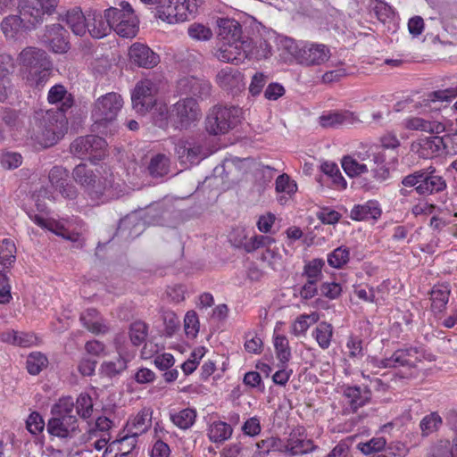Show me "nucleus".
Masks as SVG:
<instances>
[{
    "label": "nucleus",
    "mask_w": 457,
    "mask_h": 457,
    "mask_svg": "<svg viewBox=\"0 0 457 457\" xmlns=\"http://www.w3.org/2000/svg\"><path fill=\"white\" fill-rule=\"evenodd\" d=\"M219 46L215 57L223 62L241 63L247 58L262 59L270 54V48L265 40L254 46L252 40L242 37L239 22L234 19L217 20Z\"/></svg>",
    "instance_id": "1"
},
{
    "label": "nucleus",
    "mask_w": 457,
    "mask_h": 457,
    "mask_svg": "<svg viewBox=\"0 0 457 457\" xmlns=\"http://www.w3.org/2000/svg\"><path fill=\"white\" fill-rule=\"evenodd\" d=\"M73 178L93 199L96 200L102 195L114 196L113 188L116 185L114 176L109 170L98 169L96 172L85 164H79L73 170Z\"/></svg>",
    "instance_id": "2"
},
{
    "label": "nucleus",
    "mask_w": 457,
    "mask_h": 457,
    "mask_svg": "<svg viewBox=\"0 0 457 457\" xmlns=\"http://www.w3.org/2000/svg\"><path fill=\"white\" fill-rule=\"evenodd\" d=\"M123 107L120 95L111 92L98 97L93 104L91 118L94 130L112 135L117 130L115 120Z\"/></svg>",
    "instance_id": "3"
},
{
    "label": "nucleus",
    "mask_w": 457,
    "mask_h": 457,
    "mask_svg": "<svg viewBox=\"0 0 457 457\" xmlns=\"http://www.w3.org/2000/svg\"><path fill=\"white\" fill-rule=\"evenodd\" d=\"M35 139L43 147L54 145L66 130V119L62 112L40 110L35 114Z\"/></svg>",
    "instance_id": "4"
},
{
    "label": "nucleus",
    "mask_w": 457,
    "mask_h": 457,
    "mask_svg": "<svg viewBox=\"0 0 457 457\" xmlns=\"http://www.w3.org/2000/svg\"><path fill=\"white\" fill-rule=\"evenodd\" d=\"M155 110L159 112L161 121H170L179 128H187L202 117L198 103L192 97L179 100L169 110L165 105L157 106Z\"/></svg>",
    "instance_id": "5"
},
{
    "label": "nucleus",
    "mask_w": 457,
    "mask_h": 457,
    "mask_svg": "<svg viewBox=\"0 0 457 457\" xmlns=\"http://www.w3.org/2000/svg\"><path fill=\"white\" fill-rule=\"evenodd\" d=\"M105 18L112 24V30L125 38H132L138 31L139 21L129 3L121 1L118 7L105 10Z\"/></svg>",
    "instance_id": "6"
},
{
    "label": "nucleus",
    "mask_w": 457,
    "mask_h": 457,
    "mask_svg": "<svg viewBox=\"0 0 457 457\" xmlns=\"http://www.w3.org/2000/svg\"><path fill=\"white\" fill-rule=\"evenodd\" d=\"M198 0H159L156 16L170 24L190 19L196 11Z\"/></svg>",
    "instance_id": "7"
},
{
    "label": "nucleus",
    "mask_w": 457,
    "mask_h": 457,
    "mask_svg": "<svg viewBox=\"0 0 457 457\" xmlns=\"http://www.w3.org/2000/svg\"><path fill=\"white\" fill-rule=\"evenodd\" d=\"M60 0H20L18 10L25 27L32 29L43 22L46 15L55 12Z\"/></svg>",
    "instance_id": "8"
},
{
    "label": "nucleus",
    "mask_w": 457,
    "mask_h": 457,
    "mask_svg": "<svg viewBox=\"0 0 457 457\" xmlns=\"http://www.w3.org/2000/svg\"><path fill=\"white\" fill-rule=\"evenodd\" d=\"M240 110L237 107L214 106L206 117L205 128L212 135H224L239 121Z\"/></svg>",
    "instance_id": "9"
},
{
    "label": "nucleus",
    "mask_w": 457,
    "mask_h": 457,
    "mask_svg": "<svg viewBox=\"0 0 457 457\" xmlns=\"http://www.w3.org/2000/svg\"><path fill=\"white\" fill-rule=\"evenodd\" d=\"M49 187H42L38 191L37 197H44L53 201L56 200L59 193L64 198L73 199L77 195V190L72 184L68 182V170L62 167H54L49 172Z\"/></svg>",
    "instance_id": "10"
},
{
    "label": "nucleus",
    "mask_w": 457,
    "mask_h": 457,
    "mask_svg": "<svg viewBox=\"0 0 457 457\" xmlns=\"http://www.w3.org/2000/svg\"><path fill=\"white\" fill-rule=\"evenodd\" d=\"M159 91V81L156 79L145 78L139 80L132 93L133 109L140 114H145L156 104V95Z\"/></svg>",
    "instance_id": "11"
},
{
    "label": "nucleus",
    "mask_w": 457,
    "mask_h": 457,
    "mask_svg": "<svg viewBox=\"0 0 457 457\" xmlns=\"http://www.w3.org/2000/svg\"><path fill=\"white\" fill-rule=\"evenodd\" d=\"M107 144L105 140L95 135L77 138L71 145V153L79 158L91 161L100 160L105 155Z\"/></svg>",
    "instance_id": "12"
},
{
    "label": "nucleus",
    "mask_w": 457,
    "mask_h": 457,
    "mask_svg": "<svg viewBox=\"0 0 457 457\" xmlns=\"http://www.w3.org/2000/svg\"><path fill=\"white\" fill-rule=\"evenodd\" d=\"M330 50L324 45L314 42H301L297 62L306 66L320 65L330 58Z\"/></svg>",
    "instance_id": "13"
},
{
    "label": "nucleus",
    "mask_w": 457,
    "mask_h": 457,
    "mask_svg": "<svg viewBox=\"0 0 457 457\" xmlns=\"http://www.w3.org/2000/svg\"><path fill=\"white\" fill-rule=\"evenodd\" d=\"M228 240L235 247L243 248L247 253L254 252L270 242L269 236L254 235L248 238V232L243 227L233 228L228 235Z\"/></svg>",
    "instance_id": "14"
},
{
    "label": "nucleus",
    "mask_w": 457,
    "mask_h": 457,
    "mask_svg": "<svg viewBox=\"0 0 457 457\" xmlns=\"http://www.w3.org/2000/svg\"><path fill=\"white\" fill-rule=\"evenodd\" d=\"M41 40L56 54L66 53L69 49L68 32L59 23L46 26Z\"/></svg>",
    "instance_id": "15"
},
{
    "label": "nucleus",
    "mask_w": 457,
    "mask_h": 457,
    "mask_svg": "<svg viewBox=\"0 0 457 457\" xmlns=\"http://www.w3.org/2000/svg\"><path fill=\"white\" fill-rule=\"evenodd\" d=\"M29 219L37 226L46 228L57 236L77 242L79 239V234L77 232L69 231L68 220H56L54 219H46L39 214L29 212Z\"/></svg>",
    "instance_id": "16"
},
{
    "label": "nucleus",
    "mask_w": 457,
    "mask_h": 457,
    "mask_svg": "<svg viewBox=\"0 0 457 457\" xmlns=\"http://www.w3.org/2000/svg\"><path fill=\"white\" fill-rule=\"evenodd\" d=\"M175 153L186 167L198 163L204 157L202 145L195 140L179 139L175 144Z\"/></svg>",
    "instance_id": "17"
},
{
    "label": "nucleus",
    "mask_w": 457,
    "mask_h": 457,
    "mask_svg": "<svg viewBox=\"0 0 457 457\" xmlns=\"http://www.w3.org/2000/svg\"><path fill=\"white\" fill-rule=\"evenodd\" d=\"M79 425L76 416H54L48 420L47 431L51 436L71 438L77 433Z\"/></svg>",
    "instance_id": "18"
},
{
    "label": "nucleus",
    "mask_w": 457,
    "mask_h": 457,
    "mask_svg": "<svg viewBox=\"0 0 457 457\" xmlns=\"http://www.w3.org/2000/svg\"><path fill=\"white\" fill-rule=\"evenodd\" d=\"M411 151L424 159L432 158L444 152V141L441 137H424L413 141Z\"/></svg>",
    "instance_id": "19"
},
{
    "label": "nucleus",
    "mask_w": 457,
    "mask_h": 457,
    "mask_svg": "<svg viewBox=\"0 0 457 457\" xmlns=\"http://www.w3.org/2000/svg\"><path fill=\"white\" fill-rule=\"evenodd\" d=\"M344 403L346 405L345 411H356L364 406L371 397V392L367 387L347 386L343 391Z\"/></svg>",
    "instance_id": "20"
},
{
    "label": "nucleus",
    "mask_w": 457,
    "mask_h": 457,
    "mask_svg": "<svg viewBox=\"0 0 457 457\" xmlns=\"http://www.w3.org/2000/svg\"><path fill=\"white\" fill-rule=\"evenodd\" d=\"M446 188L445 179L439 175L435 168L429 167L423 170L422 181L419 184L417 193L420 195H431Z\"/></svg>",
    "instance_id": "21"
},
{
    "label": "nucleus",
    "mask_w": 457,
    "mask_h": 457,
    "mask_svg": "<svg viewBox=\"0 0 457 457\" xmlns=\"http://www.w3.org/2000/svg\"><path fill=\"white\" fill-rule=\"evenodd\" d=\"M129 55L131 62L147 69L156 66L160 62L158 54L147 46L139 43H135L129 47Z\"/></svg>",
    "instance_id": "22"
},
{
    "label": "nucleus",
    "mask_w": 457,
    "mask_h": 457,
    "mask_svg": "<svg viewBox=\"0 0 457 457\" xmlns=\"http://www.w3.org/2000/svg\"><path fill=\"white\" fill-rule=\"evenodd\" d=\"M314 449L313 442L308 439L301 428L293 430L286 445H283V452L291 455L304 454Z\"/></svg>",
    "instance_id": "23"
},
{
    "label": "nucleus",
    "mask_w": 457,
    "mask_h": 457,
    "mask_svg": "<svg viewBox=\"0 0 457 457\" xmlns=\"http://www.w3.org/2000/svg\"><path fill=\"white\" fill-rule=\"evenodd\" d=\"M59 21L65 22L77 36L87 33V20L79 7H73L59 14Z\"/></svg>",
    "instance_id": "24"
},
{
    "label": "nucleus",
    "mask_w": 457,
    "mask_h": 457,
    "mask_svg": "<svg viewBox=\"0 0 457 457\" xmlns=\"http://www.w3.org/2000/svg\"><path fill=\"white\" fill-rule=\"evenodd\" d=\"M178 88L182 94H191L195 96H205L210 94L211 84L204 79L184 77L178 81Z\"/></svg>",
    "instance_id": "25"
},
{
    "label": "nucleus",
    "mask_w": 457,
    "mask_h": 457,
    "mask_svg": "<svg viewBox=\"0 0 457 457\" xmlns=\"http://www.w3.org/2000/svg\"><path fill=\"white\" fill-rule=\"evenodd\" d=\"M357 120L354 114L348 111L325 112L319 117V124L323 128H338L352 125Z\"/></svg>",
    "instance_id": "26"
},
{
    "label": "nucleus",
    "mask_w": 457,
    "mask_h": 457,
    "mask_svg": "<svg viewBox=\"0 0 457 457\" xmlns=\"http://www.w3.org/2000/svg\"><path fill=\"white\" fill-rule=\"evenodd\" d=\"M457 98V87L438 89L428 93L424 99L426 104L433 109L446 108Z\"/></svg>",
    "instance_id": "27"
},
{
    "label": "nucleus",
    "mask_w": 457,
    "mask_h": 457,
    "mask_svg": "<svg viewBox=\"0 0 457 457\" xmlns=\"http://www.w3.org/2000/svg\"><path fill=\"white\" fill-rule=\"evenodd\" d=\"M87 16V31H88L92 37L102 38L112 31V24L109 22V19L105 18V12L103 15L94 11L90 12Z\"/></svg>",
    "instance_id": "28"
},
{
    "label": "nucleus",
    "mask_w": 457,
    "mask_h": 457,
    "mask_svg": "<svg viewBox=\"0 0 457 457\" xmlns=\"http://www.w3.org/2000/svg\"><path fill=\"white\" fill-rule=\"evenodd\" d=\"M152 425V412L149 409L140 410L135 416L129 418L125 426V431L134 436H140Z\"/></svg>",
    "instance_id": "29"
},
{
    "label": "nucleus",
    "mask_w": 457,
    "mask_h": 457,
    "mask_svg": "<svg viewBox=\"0 0 457 457\" xmlns=\"http://www.w3.org/2000/svg\"><path fill=\"white\" fill-rule=\"evenodd\" d=\"M403 126L406 129L429 132L432 134H440L445 130V127L443 123L430 121L417 116L404 119L403 120Z\"/></svg>",
    "instance_id": "30"
},
{
    "label": "nucleus",
    "mask_w": 457,
    "mask_h": 457,
    "mask_svg": "<svg viewBox=\"0 0 457 457\" xmlns=\"http://www.w3.org/2000/svg\"><path fill=\"white\" fill-rule=\"evenodd\" d=\"M281 322H278L275 326L272 343L276 353V357L282 366H285L292 358L291 348L287 337L278 333Z\"/></svg>",
    "instance_id": "31"
},
{
    "label": "nucleus",
    "mask_w": 457,
    "mask_h": 457,
    "mask_svg": "<svg viewBox=\"0 0 457 457\" xmlns=\"http://www.w3.org/2000/svg\"><path fill=\"white\" fill-rule=\"evenodd\" d=\"M216 81L223 89L232 90L243 86V75L237 69L226 67L218 72Z\"/></svg>",
    "instance_id": "32"
},
{
    "label": "nucleus",
    "mask_w": 457,
    "mask_h": 457,
    "mask_svg": "<svg viewBox=\"0 0 457 457\" xmlns=\"http://www.w3.org/2000/svg\"><path fill=\"white\" fill-rule=\"evenodd\" d=\"M49 61L45 51L36 47H27L19 55V62L24 67L32 71Z\"/></svg>",
    "instance_id": "33"
},
{
    "label": "nucleus",
    "mask_w": 457,
    "mask_h": 457,
    "mask_svg": "<svg viewBox=\"0 0 457 457\" xmlns=\"http://www.w3.org/2000/svg\"><path fill=\"white\" fill-rule=\"evenodd\" d=\"M233 428L230 424L221 421L214 420L208 426L207 436L211 442L218 444L223 443L229 439L232 436Z\"/></svg>",
    "instance_id": "34"
},
{
    "label": "nucleus",
    "mask_w": 457,
    "mask_h": 457,
    "mask_svg": "<svg viewBox=\"0 0 457 457\" xmlns=\"http://www.w3.org/2000/svg\"><path fill=\"white\" fill-rule=\"evenodd\" d=\"M381 215V209L377 201H368L363 204L353 206L351 211V218L355 220L378 219Z\"/></svg>",
    "instance_id": "35"
},
{
    "label": "nucleus",
    "mask_w": 457,
    "mask_h": 457,
    "mask_svg": "<svg viewBox=\"0 0 457 457\" xmlns=\"http://www.w3.org/2000/svg\"><path fill=\"white\" fill-rule=\"evenodd\" d=\"M1 341L21 347H29L36 344L37 337L33 334L6 330L0 335Z\"/></svg>",
    "instance_id": "36"
},
{
    "label": "nucleus",
    "mask_w": 457,
    "mask_h": 457,
    "mask_svg": "<svg viewBox=\"0 0 457 457\" xmlns=\"http://www.w3.org/2000/svg\"><path fill=\"white\" fill-rule=\"evenodd\" d=\"M1 29L4 36L11 39H16L24 30L30 29L25 27L21 15H10L4 18L1 23Z\"/></svg>",
    "instance_id": "37"
},
{
    "label": "nucleus",
    "mask_w": 457,
    "mask_h": 457,
    "mask_svg": "<svg viewBox=\"0 0 457 457\" xmlns=\"http://www.w3.org/2000/svg\"><path fill=\"white\" fill-rule=\"evenodd\" d=\"M451 293L450 287L448 285H436L431 290V309L435 313L442 312L449 301V295Z\"/></svg>",
    "instance_id": "38"
},
{
    "label": "nucleus",
    "mask_w": 457,
    "mask_h": 457,
    "mask_svg": "<svg viewBox=\"0 0 457 457\" xmlns=\"http://www.w3.org/2000/svg\"><path fill=\"white\" fill-rule=\"evenodd\" d=\"M12 59L7 54H0V102L7 99L10 93L11 83L8 78Z\"/></svg>",
    "instance_id": "39"
},
{
    "label": "nucleus",
    "mask_w": 457,
    "mask_h": 457,
    "mask_svg": "<svg viewBox=\"0 0 457 457\" xmlns=\"http://www.w3.org/2000/svg\"><path fill=\"white\" fill-rule=\"evenodd\" d=\"M80 320L83 326L92 333H104L107 330L106 326L103 323L102 318L95 309H87L83 312Z\"/></svg>",
    "instance_id": "40"
},
{
    "label": "nucleus",
    "mask_w": 457,
    "mask_h": 457,
    "mask_svg": "<svg viewBox=\"0 0 457 457\" xmlns=\"http://www.w3.org/2000/svg\"><path fill=\"white\" fill-rule=\"evenodd\" d=\"M47 99L50 104L61 103L62 110L59 111L62 112L72 105L71 94H69L66 88L61 84H56L49 89Z\"/></svg>",
    "instance_id": "41"
},
{
    "label": "nucleus",
    "mask_w": 457,
    "mask_h": 457,
    "mask_svg": "<svg viewBox=\"0 0 457 457\" xmlns=\"http://www.w3.org/2000/svg\"><path fill=\"white\" fill-rule=\"evenodd\" d=\"M270 239L269 244L261 246V248H265L262 254V260L266 262L271 269L278 270L283 264L282 255L279 249L275 245L274 238L270 237Z\"/></svg>",
    "instance_id": "42"
},
{
    "label": "nucleus",
    "mask_w": 457,
    "mask_h": 457,
    "mask_svg": "<svg viewBox=\"0 0 457 457\" xmlns=\"http://www.w3.org/2000/svg\"><path fill=\"white\" fill-rule=\"evenodd\" d=\"M137 437L125 429L120 433L119 437L112 441L120 456H128L132 453L137 445Z\"/></svg>",
    "instance_id": "43"
},
{
    "label": "nucleus",
    "mask_w": 457,
    "mask_h": 457,
    "mask_svg": "<svg viewBox=\"0 0 457 457\" xmlns=\"http://www.w3.org/2000/svg\"><path fill=\"white\" fill-rule=\"evenodd\" d=\"M393 368L400 366H413L418 360V351L416 348L410 347L398 349L390 356Z\"/></svg>",
    "instance_id": "44"
},
{
    "label": "nucleus",
    "mask_w": 457,
    "mask_h": 457,
    "mask_svg": "<svg viewBox=\"0 0 457 457\" xmlns=\"http://www.w3.org/2000/svg\"><path fill=\"white\" fill-rule=\"evenodd\" d=\"M312 336L316 340L319 346L326 350L331 345L333 327L331 324L322 321L312 330Z\"/></svg>",
    "instance_id": "45"
},
{
    "label": "nucleus",
    "mask_w": 457,
    "mask_h": 457,
    "mask_svg": "<svg viewBox=\"0 0 457 457\" xmlns=\"http://www.w3.org/2000/svg\"><path fill=\"white\" fill-rule=\"evenodd\" d=\"M51 69V62L47 61L41 66L29 71L27 80L35 87H43L50 78Z\"/></svg>",
    "instance_id": "46"
},
{
    "label": "nucleus",
    "mask_w": 457,
    "mask_h": 457,
    "mask_svg": "<svg viewBox=\"0 0 457 457\" xmlns=\"http://www.w3.org/2000/svg\"><path fill=\"white\" fill-rule=\"evenodd\" d=\"M256 450L252 457H266L271 451L283 452V444L277 437L262 439L255 445Z\"/></svg>",
    "instance_id": "47"
},
{
    "label": "nucleus",
    "mask_w": 457,
    "mask_h": 457,
    "mask_svg": "<svg viewBox=\"0 0 457 457\" xmlns=\"http://www.w3.org/2000/svg\"><path fill=\"white\" fill-rule=\"evenodd\" d=\"M342 168L349 177H357L369 171L367 163L356 160L353 155H347L342 159Z\"/></svg>",
    "instance_id": "48"
},
{
    "label": "nucleus",
    "mask_w": 457,
    "mask_h": 457,
    "mask_svg": "<svg viewBox=\"0 0 457 457\" xmlns=\"http://www.w3.org/2000/svg\"><path fill=\"white\" fill-rule=\"evenodd\" d=\"M320 316L317 312L310 314H302L296 318L291 326V332L295 336H300L306 333L312 324L318 322Z\"/></svg>",
    "instance_id": "49"
},
{
    "label": "nucleus",
    "mask_w": 457,
    "mask_h": 457,
    "mask_svg": "<svg viewBox=\"0 0 457 457\" xmlns=\"http://www.w3.org/2000/svg\"><path fill=\"white\" fill-rule=\"evenodd\" d=\"M196 418V413L190 408L183 409L178 412L170 414L172 423L181 429H187L193 426Z\"/></svg>",
    "instance_id": "50"
},
{
    "label": "nucleus",
    "mask_w": 457,
    "mask_h": 457,
    "mask_svg": "<svg viewBox=\"0 0 457 457\" xmlns=\"http://www.w3.org/2000/svg\"><path fill=\"white\" fill-rule=\"evenodd\" d=\"M16 246L10 238H4L0 244V265L8 268L15 261Z\"/></svg>",
    "instance_id": "51"
},
{
    "label": "nucleus",
    "mask_w": 457,
    "mask_h": 457,
    "mask_svg": "<svg viewBox=\"0 0 457 457\" xmlns=\"http://www.w3.org/2000/svg\"><path fill=\"white\" fill-rule=\"evenodd\" d=\"M170 159L162 154L154 156L148 165V170L154 177H162L168 173Z\"/></svg>",
    "instance_id": "52"
},
{
    "label": "nucleus",
    "mask_w": 457,
    "mask_h": 457,
    "mask_svg": "<svg viewBox=\"0 0 457 457\" xmlns=\"http://www.w3.org/2000/svg\"><path fill=\"white\" fill-rule=\"evenodd\" d=\"M353 155L361 162L365 163V162L369 161L373 162L374 165L382 164L386 160L384 153L373 147L363 148L362 151H358Z\"/></svg>",
    "instance_id": "53"
},
{
    "label": "nucleus",
    "mask_w": 457,
    "mask_h": 457,
    "mask_svg": "<svg viewBox=\"0 0 457 457\" xmlns=\"http://www.w3.org/2000/svg\"><path fill=\"white\" fill-rule=\"evenodd\" d=\"M350 260V252L346 246H339L328 254V263L335 269H340Z\"/></svg>",
    "instance_id": "54"
},
{
    "label": "nucleus",
    "mask_w": 457,
    "mask_h": 457,
    "mask_svg": "<svg viewBox=\"0 0 457 457\" xmlns=\"http://www.w3.org/2000/svg\"><path fill=\"white\" fill-rule=\"evenodd\" d=\"M148 328L143 321H135L129 327V339L131 343L137 346L142 345L147 337Z\"/></svg>",
    "instance_id": "55"
},
{
    "label": "nucleus",
    "mask_w": 457,
    "mask_h": 457,
    "mask_svg": "<svg viewBox=\"0 0 457 457\" xmlns=\"http://www.w3.org/2000/svg\"><path fill=\"white\" fill-rule=\"evenodd\" d=\"M442 418L437 412H431L426 415L420 423L423 436H428L436 432L442 425Z\"/></svg>",
    "instance_id": "56"
},
{
    "label": "nucleus",
    "mask_w": 457,
    "mask_h": 457,
    "mask_svg": "<svg viewBox=\"0 0 457 457\" xmlns=\"http://www.w3.org/2000/svg\"><path fill=\"white\" fill-rule=\"evenodd\" d=\"M127 368V361L120 355L114 361H104L101 366V372L109 378L121 373Z\"/></svg>",
    "instance_id": "57"
},
{
    "label": "nucleus",
    "mask_w": 457,
    "mask_h": 457,
    "mask_svg": "<svg viewBox=\"0 0 457 457\" xmlns=\"http://www.w3.org/2000/svg\"><path fill=\"white\" fill-rule=\"evenodd\" d=\"M362 339L356 336H350L346 341V355L353 360L361 359L364 355Z\"/></svg>",
    "instance_id": "58"
},
{
    "label": "nucleus",
    "mask_w": 457,
    "mask_h": 457,
    "mask_svg": "<svg viewBox=\"0 0 457 457\" xmlns=\"http://www.w3.org/2000/svg\"><path fill=\"white\" fill-rule=\"evenodd\" d=\"M47 364V358L41 353H31L27 358V369L29 374L37 375Z\"/></svg>",
    "instance_id": "59"
},
{
    "label": "nucleus",
    "mask_w": 457,
    "mask_h": 457,
    "mask_svg": "<svg viewBox=\"0 0 457 457\" xmlns=\"http://www.w3.org/2000/svg\"><path fill=\"white\" fill-rule=\"evenodd\" d=\"M324 262L321 259H313L304 266V275L307 281L319 282L322 278V267Z\"/></svg>",
    "instance_id": "60"
},
{
    "label": "nucleus",
    "mask_w": 457,
    "mask_h": 457,
    "mask_svg": "<svg viewBox=\"0 0 457 457\" xmlns=\"http://www.w3.org/2000/svg\"><path fill=\"white\" fill-rule=\"evenodd\" d=\"M199 320L197 314L194 311L186 313L184 319V329L188 338L194 339L199 332Z\"/></svg>",
    "instance_id": "61"
},
{
    "label": "nucleus",
    "mask_w": 457,
    "mask_h": 457,
    "mask_svg": "<svg viewBox=\"0 0 457 457\" xmlns=\"http://www.w3.org/2000/svg\"><path fill=\"white\" fill-rule=\"evenodd\" d=\"M275 186L278 193H284L287 195H292L297 191L296 183L287 174L279 175L276 179Z\"/></svg>",
    "instance_id": "62"
},
{
    "label": "nucleus",
    "mask_w": 457,
    "mask_h": 457,
    "mask_svg": "<svg viewBox=\"0 0 457 457\" xmlns=\"http://www.w3.org/2000/svg\"><path fill=\"white\" fill-rule=\"evenodd\" d=\"M76 409L81 418H89L93 412L92 398L87 394H80L77 398Z\"/></svg>",
    "instance_id": "63"
},
{
    "label": "nucleus",
    "mask_w": 457,
    "mask_h": 457,
    "mask_svg": "<svg viewBox=\"0 0 457 457\" xmlns=\"http://www.w3.org/2000/svg\"><path fill=\"white\" fill-rule=\"evenodd\" d=\"M74 403L71 397L61 398L52 409L54 416H74L73 412Z\"/></svg>",
    "instance_id": "64"
}]
</instances>
